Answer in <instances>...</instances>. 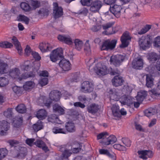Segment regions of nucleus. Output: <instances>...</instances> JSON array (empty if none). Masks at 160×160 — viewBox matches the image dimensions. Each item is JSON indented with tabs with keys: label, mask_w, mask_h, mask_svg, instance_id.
Wrapping results in <instances>:
<instances>
[{
	"label": "nucleus",
	"mask_w": 160,
	"mask_h": 160,
	"mask_svg": "<svg viewBox=\"0 0 160 160\" xmlns=\"http://www.w3.org/2000/svg\"><path fill=\"white\" fill-rule=\"evenodd\" d=\"M81 90L85 93L91 92L93 90V85L92 82L88 81H84L82 84Z\"/></svg>",
	"instance_id": "0eeeda50"
},
{
	"label": "nucleus",
	"mask_w": 160,
	"mask_h": 160,
	"mask_svg": "<svg viewBox=\"0 0 160 160\" xmlns=\"http://www.w3.org/2000/svg\"><path fill=\"white\" fill-rule=\"evenodd\" d=\"M8 65L2 60H0V73L4 74L6 72V68Z\"/></svg>",
	"instance_id": "e433bc0d"
},
{
	"label": "nucleus",
	"mask_w": 160,
	"mask_h": 160,
	"mask_svg": "<svg viewBox=\"0 0 160 160\" xmlns=\"http://www.w3.org/2000/svg\"><path fill=\"white\" fill-rule=\"evenodd\" d=\"M47 115L46 110L44 109H41L38 111L36 115L37 117L39 119L44 118Z\"/></svg>",
	"instance_id": "c85d7f7f"
},
{
	"label": "nucleus",
	"mask_w": 160,
	"mask_h": 160,
	"mask_svg": "<svg viewBox=\"0 0 160 160\" xmlns=\"http://www.w3.org/2000/svg\"><path fill=\"white\" fill-rule=\"evenodd\" d=\"M39 48L42 52L50 51L52 49V47L49 44L45 42L40 43Z\"/></svg>",
	"instance_id": "a211bd4d"
},
{
	"label": "nucleus",
	"mask_w": 160,
	"mask_h": 160,
	"mask_svg": "<svg viewBox=\"0 0 160 160\" xmlns=\"http://www.w3.org/2000/svg\"><path fill=\"white\" fill-rule=\"evenodd\" d=\"M27 149L21 147L19 149V152L17 154V157L19 159L23 158L27 155Z\"/></svg>",
	"instance_id": "a878e982"
},
{
	"label": "nucleus",
	"mask_w": 160,
	"mask_h": 160,
	"mask_svg": "<svg viewBox=\"0 0 160 160\" xmlns=\"http://www.w3.org/2000/svg\"><path fill=\"white\" fill-rule=\"evenodd\" d=\"M154 79L152 76L150 75H146V86L148 88H152L154 85Z\"/></svg>",
	"instance_id": "5701e85b"
},
{
	"label": "nucleus",
	"mask_w": 160,
	"mask_h": 160,
	"mask_svg": "<svg viewBox=\"0 0 160 160\" xmlns=\"http://www.w3.org/2000/svg\"><path fill=\"white\" fill-rule=\"evenodd\" d=\"M35 85V83L32 81H29L26 82L23 85V88L25 90H28L33 88Z\"/></svg>",
	"instance_id": "72a5a7b5"
},
{
	"label": "nucleus",
	"mask_w": 160,
	"mask_h": 160,
	"mask_svg": "<svg viewBox=\"0 0 160 160\" xmlns=\"http://www.w3.org/2000/svg\"><path fill=\"white\" fill-rule=\"evenodd\" d=\"M147 95V92L141 91L138 92L136 99L138 101L142 102Z\"/></svg>",
	"instance_id": "4be33fe9"
},
{
	"label": "nucleus",
	"mask_w": 160,
	"mask_h": 160,
	"mask_svg": "<svg viewBox=\"0 0 160 160\" xmlns=\"http://www.w3.org/2000/svg\"><path fill=\"white\" fill-rule=\"evenodd\" d=\"M22 118H19L18 120H17L14 122V126L16 128H18L22 124Z\"/></svg>",
	"instance_id": "bf43d9fd"
},
{
	"label": "nucleus",
	"mask_w": 160,
	"mask_h": 160,
	"mask_svg": "<svg viewBox=\"0 0 160 160\" xmlns=\"http://www.w3.org/2000/svg\"><path fill=\"white\" fill-rule=\"evenodd\" d=\"M20 7L22 10L25 12H29L32 10V8L29 4L25 2L21 3Z\"/></svg>",
	"instance_id": "f704fd0d"
},
{
	"label": "nucleus",
	"mask_w": 160,
	"mask_h": 160,
	"mask_svg": "<svg viewBox=\"0 0 160 160\" xmlns=\"http://www.w3.org/2000/svg\"><path fill=\"white\" fill-rule=\"evenodd\" d=\"M99 152L100 154L105 155L111 158H114V156L110 154L109 151L107 150L103 149H100L99 150Z\"/></svg>",
	"instance_id": "a19ab883"
},
{
	"label": "nucleus",
	"mask_w": 160,
	"mask_h": 160,
	"mask_svg": "<svg viewBox=\"0 0 160 160\" xmlns=\"http://www.w3.org/2000/svg\"><path fill=\"white\" fill-rule=\"evenodd\" d=\"M125 59V56L123 55L118 54L112 56L110 58V62L116 67L119 66Z\"/></svg>",
	"instance_id": "20e7f679"
},
{
	"label": "nucleus",
	"mask_w": 160,
	"mask_h": 160,
	"mask_svg": "<svg viewBox=\"0 0 160 160\" xmlns=\"http://www.w3.org/2000/svg\"><path fill=\"white\" fill-rule=\"evenodd\" d=\"M72 154L70 150L65 149L62 153V157L65 158H67Z\"/></svg>",
	"instance_id": "864d4df0"
},
{
	"label": "nucleus",
	"mask_w": 160,
	"mask_h": 160,
	"mask_svg": "<svg viewBox=\"0 0 160 160\" xmlns=\"http://www.w3.org/2000/svg\"><path fill=\"white\" fill-rule=\"evenodd\" d=\"M48 82V79L47 78H43L41 79L40 83L42 86H44L47 84Z\"/></svg>",
	"instance_id": "774afa93"
},
{
	"label": "nucleus",
	"mask_w": 160,
	"mask_h": 160,
	"mask_svg": "<svg viewBox=\"0 0 160 160\" xmlns=\"http://www.w3.org/2000/svg\"><path fill=\"white\" fill-rule=\"evenodd\" d=\"M12 112L11 109H8L4 112V115L6 118H10L12 117Z\"/></svg>",
	"instance_id": "052dcab7"
},
{
	"label": "nucleus",
	"mask_w": 160,
	"mask_h": 160,
	"mask_svg": "<svg viewBox=\"0 0 160 160\" xmlns=\"http://www.w3.org/2000/svg\"><path fill=\"white\" fill-rule=\"evenodd\" d=\"M15 109L18 112L21 113H24L27 111L26 107L23 104H21L18 105L16 107Z\"/></svg>",
	"instance_id": "c756f323"
},
{
	"label": "nucleus",
	"mask_w": 160,
	"mask_h": 160,
	"mask_svg": "<svg viewBox=\"0 0 160 160\" xmlns=\"http://www.w3.org/2000/svg\"><path fill=\"white\" fill-rule=\"evenodd\" d=\"M117 42V40L113 39L110 40L109 39L104 42L101 46L102 50H112L115 48Z\"/></svg>",
	"instance_id": "7ed1b4c3"
},
{
	"label": "nucleus",
	"mask_w": 160,
	"mask_h": 160,
	"mask_svg": "<svg viewBox=\"0 0 160 160\" xmlns=\"http://www.w3.org/2000/svg\"><path fill=\"white\" fill-rule=\"evenodd\" d=\"M104 2L107 4L112 5L115 3L116 4H119L120 2V0H104Z\"/></svg>",
	"instance_id": "5fc2aeb1"
},
{
	"label": "nucleus",
	"mask_w": 160,
	"mask_h": 160,
	"mask_svg": "<svg viewBox=\"0 0 160 160\" xmlns=\"http://www.w3.org/2000/svg\"><path fill=\"white\" fill-rule=\"evenodd\" d=\"M89 42V40H87L86 41L84 45V50L85 52H87L88 54H90L91 52V48Z\"/></svg>",
	"instance_id": "603ef678"
},
{
	"label": "nucleus",
	"mask_w": 160,
	"mask_h": 160,
	"mask_svg": "<svg viewBox=\"0 0 160 160\" xmlns=\"http://www.w3.org/2000/svg\"><path fill=\"white\" fill-rule=\"evenodd\" d=\"M88 12V9L86 8H83L79 10L78 13L80 14H83L84 16H86Z\"/></svg>",
	"instance_id": "0e129e2a"
},
{
	"label": "nucleus",
	"mask_w": 160,
	"mask_h": 160,
	"mask_svg": "<svg viewBox=\"0 0 160 160\" xmlns=\"http://www.w3.org/2000/svg\"><path fill=\"white\" fill-rule=\"evenodd\" d=\"M34 76V74H33L32 72H26L22 74L21 76L18 77V79L20 81H21L23 79H26L29 78L33 77Z\"/></svg>",
	"instance_id": "4c0bfd02"
},
{
	"label": "nucleus",
	"mask_w": 160,
	"mask_h": 160,
	"mask_svg": "<svg viewBox=\"0 0 160 160\" xmlns=\"http://www.w3.org/2000/svg\"><path fill=\"white\" fill-rule=\"evenodd\" d=\"M117 139L116 137L113 135L110 136L107 138V141H103V143L106 145L113 144L117 141Z\"/></svg>",
	"instance_id": "412c9836"
},
{
	"label": "nucleus",
	"mask_w": 160,
	"mask_h": 160,
	"mask_svg": "<svg viewBox=\"0 0 160 160\" xmlns=\"http://www.w3.org/2000/svg\"><path fill=\"white\" fill-rule=\"evenodd\" d=\"M131 39L129 33L128 32H124L121 37V40L122 44L120 45L121 48H124L127 47L128 45V40Z\"/></svg>",
	"instance_id": "9d476101"
},
{
	"label": "nucleus",
	"mask_w": 160,
	"mask_h": 160,
	"mask_svg": "<svg viewBox=\"0 0 160 160\" xmlns=\"http://www.w3.org/2000/svg\"><path fill=\"white\" fill-rule=\"evenodd\" d=\"M65 128L69 132H73L75 131V128L74 124L72 122H68L66 123Z\"/></svg>",
	"instance_id": "473e14b6"
},
{
	"label": "nucleus",
	"mask_w": 160,
	"mask_h": 160,
	"mask_svg": "<svg viewBox=\"0 0 160 160\" xmlns=\"http://www.w3.org/2000/svg\"><path fill=\"white\" fill-rule=\"evenodd\" d=\"M103 2L99 0L92 1L90 5V11L93 13L99 12L103 5Z\"/></svg>",
	"instance_id": "39448f33"
},
{
	"label": "nucleus",
	"mask_w": 160,
	"mask_h": 160,
	"mask_svg": "<svg viewBox=\"0 0 160 160\" xmlns=\"http://www.w3.org/2000/svg\"><path fill=\"white\" fill-rule=\"evenodd\" d=\"M58 38L59 41L68 45H71L73 43L71 38L68 35L59 34Z\"/></svg>",
	"instance_id": "f8f14e48"
},
{
	"label": "nucleus",
	"mask_w": 160,
	"mask_h": 160,
	"mask_svg": "<svg viewBox=\"0 0 160 160\" xmlns=\"http://www.w3.org/2000/svg\"><path fill=\"white\" fill-rule=\"evenodd\" d=\"M18 20L21 21H24L25 24H28L29 22V19L24 15L20 14L19 16Z\"/></svg>",
	"instance_id": "37998d69"
},
{
	"label": "nucleus",
	"mask_w": 160,
	"mask_h": 160,
	"mask_svg": "<svg viewBox=\"0 0 160 160\" xmlns=\"http://www.w3.org/2000/svg\"><path fill=\"white\" fill-rule=\"evenodd\" d=\"M53 109L56 112L60 115L64 113V110L58 104H55L53 106Z\"/></svg>",
	"instance_id": "cd10ccee"
},
{
	"label": "nucleus",
	"mask_w": 160,
	"mask_h": 160,
	"mask_svg": "<svg viewBox=\"0 0 160 160\" xmlns=\"http://www.w3.org/2000/svg\"><path fill=\"white\" fill-rule=\"evenodd\" d=\"M31 68V64L30 61H27L25 62L24 64L21 67L22 68L24 71L29 70Z\"/></svg>",
	"instance_id": "ea45409f"
},
{
	"label": "nucleus",
	"mask_w": 160,
	"mask_h": 160,
	"mask_svg": "<svg viewBox=\"0 0 160 160\" xmlns=\"http://www.w3.org/2000/svg\"><path fill=\"white\" fill-rule=\"evenodd\" d=\"M122 141L123 143L127 147H130L131 145V141L127 138H122Z\"/></svg>",
	"instance_id": "8fccbe9b"
},
{
	"label": "nucleus",
	"mask_w": 160,
	"mask_h": 160,
	"mask_svg": "<svg viewBox=\"0 0 160 160\" xmlns=\"http://www.w3.org/2000/svg\"><path fill=\"white\" fill-rule=\"evenodd\" d=\"M12 42L15 46L16 48L18 51L19 54L21 55L22 53V48L20 44V43L18 42L17 39L15 37H13L12 39Z\"/></svg>",
	"instance_id": "b1692460"
},
{
	"label": "nucleus",
	"mask_w": 160,
	"mask_h": 160,
	"mask_svg": "<svg viewBox=\"0 0 160 160\" xmlns=\"http://www.w3.org/2000/svg\"><path fill=\"white\" fill-rule=\"evenodd\" d=\"M108 135V133L107 132H104L101 133L97 135V139L98 140H99L101 139H104L106 138V136Z\"/></svg>",
	"instance_id": "4d7b16f0"
},
{
	"label": "nucleus",
	"mask_w": 160,
	"mask_h": 160,
	"mask_svg": "<svg viewBox=\"0 0 160 160\" xmlns=\"http://www.w3.org/2000/svg\"><path fill=\"white\" fill-rule=\"evenodd\" d=\"M54 18L57 19L61 17L63 15V9L62 8L53 9Z\"/></svg>",
	"instance_id": "2f4dec72"
},
{
	"label": "nucleus",
	"mask_w": 160,
	"mask_h": 160,
	"mask_svg": "<svg viewBox=\"0 0 160 160\" xmlns=\"http://www.w3.org/2000/svg\"><path fill=\"white\" fill-rule=\"evenodd\" d=\"M31 54L36 60L39 61L41 59V57L38 53L32 51Z\"/></svg>",
	"instance_id": "680f3d73"
},
{
	"label": "nucleus",
	"mask_w": 160,
	"mask_h": 160,
	"mask_svg": "<svg viewBox=\"0 0 160 160\" xmlns=\"http://www.w3.org/2000/svg\"><path fill=\"white\" fill-rule=\"evenodd\" d=\"M49 11L46 8H41L38 11V13L41 16H48L49 14Z\"/></svg>",
	"instance_id": "c03bdc74"
},
{
	"label": "nucleus",
	"mask_w": 160,
	"mask_h": 160,
	"mask_svg": "<svg viewBox=\"0 0 160 160\" xmlns=\"http://www.w3.org/2000/svg\"><path fill=\"white\" fill-rule=\"evenodd\" d=\"M112 110L113 115L115 117L119 118L120 117V113L119 109V107L116 105H113Z\"/></svg>",
	"instance_id": "bb28decb"
},
{
	"label": "nucleus",
	"mask_w": 160,
	"mask_h": 160,
	"mask_svg": "<svg viewBox=\"0 0 160 160\" xmlns=\"http://www.w3.org/2000/svg\"><path fill=\"white\" fill-rule=\"evenodd\" d=\"M133 99L131 97L124 96L122 98L121 102L122 104L129 106L133 104Z\"/></svg>",
	"instance_id": "6ab92c4d"
},
{
	"label": "nucleus",
	"mask_w": 160,
	"mask_h": 160,
	"mask_svg": "<svg viewBox=\"0 0 160 160\" xmlns=\"http://www.w3.org/2000/svg\"><path fill=\"white\" fill-rule=\"evenodd\" d=\"M96 73L99 75H105L108 73L107 67L103 63H98L96 66Z\"/></svg>",
	"instance_id": "423d86ee"
},
{
	"label": "nucleus",
	"mask_w": 160,
	"mask_h": 160,
	"mask_svg": "<svg viewBox=\"0 0 160 160\" xmlns=\"http://www.w3.org/2000/svg\"><path fill=\"white\" fill-rule=\"evenodd\" d=\"M91 1V0H80V2L83 6H90L92 2Z\"/></svg>",
	"instance_id": "e2e57ef3"
},
{
	"label": "nucleus",
	"mask_w": 160,
	"mask_h": 160,
	"mask_svg": "<svg viewBox=\"0 0 160 160\" xmlns=\"http://www.w3.org/2000/svg\"><path fill=\"white\" fill-rule=\"evenodd\" d=\"M6 149L4 148L0 149V160L4 158L7 153Z\"/></svg>",
	"instance_id": "6e6d98bb"
},
{
	"label": "nucleus",
	"mask_w": 160,
	"mask_h": 160,
	"mask_svg": "<svg viewBox=\"0 0 160 160\" xmlns=\"http://www.w3.org/2000/svg\"><path fill=\"white\" fill-rule=\"evenodd\" d=\"M151 28V25L147 24L142 29L138 31V34L142 35L144 34L148 31Z\"/></svg>",
	"instance_id": "58836bf2"
},
{
	"label": "nucleus",
	"mask_w": 160,
	"mask_h": 160,
	"mask_svg": "<svg viewBox=\"0 0 160 160\" xmlns=\"http://www.w3.org/2000/svg\"><path fill=\"white\" fill-rule=\"evenodd\" d=\"M59 64V66L64 71H68L70 69L71 64L69 61L65 59L60 60Z\"/></svg>",
	"instance_id": "ddd939ff"
},
{
	"label": "nucleus",
	"mask_w": 160,
	"mask_h": 160,
	"mask_svg": "<svg viewBox=\"0 0 160 160\" xmlns=\"http://www.w3.org/2000/svg\"><path fill=\"white\" fill-rule=\"evenodd\" d=\"M99 109V106L95 103H92L88 106L87 110L88 112L92 114L96 113Z\"/></svg>",
	"instance_id": "4468645a"
},
{
	"label": "nucleus",
	"mask_w": 160,
	"mask_h": 160,
	"mask_svg": "<svg viewBox=\"0 0 160 160\" xmlns=\"http://www.w3.org/2000/svg\"><path fill=\"white\" fill-rule=\"evenodd\" d=\"M63 52L62 48H58L52 51L50 58L51 61L55 62L63 57Z\"/></svg>",
	"instance_id": "f03ea898"
},
{
	"label": "nucleus",
	"mask_w": 160,
	"mask_h": 160,
	"mask_svg": "<svg viewBox=\"0 0 160 160\" xmlns=\"http://www.w3.org/2000/svg\"><path fill=\"white\" fill-rule=\"evenodd\" d=\"M143 61L140 57L135 58L133 61L132 65L134 68L137 69H141L143 67Z\"/></svg>",
	"instance_id": "9b49d317"
},
{
	"label": "nucleus",
	"mask_w": 160,
	"mask_h": 160,
	"mask_svg": "<svg viewBox=\"0 0 160 160\" xmlns=\"http://www.w3.org/2000/svg\"><path fill=\"white\" fill-rule=\"evenodd\" d=\"M12 46V45L11 43L6 41L0 42V47L2 48H10Z\"/></svg>",
	"instance_id": "49530a36"
},
{
	"label": "nucleus",
	"mask_w": 160,
	"mask_h": 160,
	"mask_svg": "<svg viewBox=\"0 0 160 160\" xmlns=\"http://www.w3.org/2000/svg\"><path fill=\"white\" fill-rule=\"evenodd\" d=\"M43 128L42 122L40 120H39L33 126V128L35 132H37Z\"/></svg>",
	"instance_id": "7c9ffc66"
},
{
	"label": "nucleus",
	"mask_w": 160,
	"mask_h": 160,
	"mask_svg": "<svg viewBox=\"0 0 160 160\" xmlns=\"http://www.w3.org/2000/svg\"><path fill=\"white\" fill-rule=\"evenodd\" d=\"M114 22H109L105 24L102 25V27L103 29L105 30L103 32V33L106 35H110L115 33L116 32L115 31H113V29L111 32L108 31L107 29L108 28H110L114 25Z\"/></svg>",
	"instance_id": "f3484780"
},
{
	"label": "nucleus",
	"mask_w": 160,
	"mask_h": 160,
	"mask_svg": "<svg viewBox=\"0 0 160 160\" xmlns=\"http://www.w3.org/2000/svg\"><path fill=\"white\" fill-rule=\"evenodd\" d=\"M144 114L148 117H149L156 113V111L155 109L150 108L145 110Z\"/></svg>",
	"instance_id": "c9c22d12"
},
{
	"label": "nucleus",
	"mask_w": 160,
	"mask_h": 160,
	"mask_svg": "<svg viewBox=\"0 0 160 160\" xmlns=\"http://www.w3.org/2000/svg\"><path fill=\"white\" fill-rule=\"evenodd\" d=\"M10 128V124L7 121H3L0 122V134L1 135H6L7 133V131Z\"/></svg>",
	"instance_id": "1a4fd4ad"
},
{
	"label": "nucleus",
	"mask_w": 160,
	"mask_h": 160,
	"mask_svg": "<svg viewBox=\"0 0 160 160\" xmlns=\"http://www.w3.org/2000/svg\"><path fill=\"white\" fill-rule=\"evenodd\" d=\"M31 5L35 8H38L40 5V2L38 1H33L31 2Z\"/></svg>",
	"instance_id": "338daca9"
},
{
	"label": "nucleus",
	"mask_w": 160,
	"mask_h": 160,
	"mask_svg": "<svg viewBox=\"0 0 160 160\" xmlns=\"http://www.w3.org/2000/svg\"><path fill=\"white\" fill-rule=\"evenodd\" d=\"M20 74V70L18 68H14L10 70L9 72V75L13 78H17L19 77Z\"/></svg>",
	"instance_id": "aec40b11"
},
{
	"label": "nucleus",
	"mask_w": 160,
	"mask_h": 160,
	"mask_svg": "<svg viewBox=\"0 0 160 160\" xmlns=\"http://www.w3.org/2000/svg\"><path fill=\"white\" fill-rule=\"evenodd\" d=\"M75 48L79 51L82 48L83 43L82 41L79 39H76L74 40Z\"/></svg>",
	"instance_id": "393cba45"
},
{
	"label": "nucleus",
	"mask_w": 160,
	"mask_h": 160,
	"mask_svg": "<svg viewBox=\"0 0 160 160\" xmlns=\"http://www.w3.org/2000/svg\"><path fill=\"white\" fill-rule=\"evenodd\" d=\"M8 84V81L7 79L5 77L0 78V86L4 87Z\"/></svg>",
	"instance_id": "09e8293b"
},
{
	"label": "nucleus",
	"mask_w": 160,
	"mask_h": 160,
	"mask_svg": "<svg viewBox=\"0 0 160 160\" xmlns=\"http://www.w3.org/2000/svg\"><path fill=\"white\" fill-rule=\"evenodd\" d=\"M52 132L55 134L58 133H65V131L64 129L60 128L57 127H54L52 129Z\"/></svg>",
	"instance_id": "de8ad7c7"
},
{
	"label": "nucleus",
	"mask_w": 160,
	"mask_h": 160,
	"mask_svg": "<svg viewBox=\"0 0 160 160\" xmlns=\"http://www.w3.org/2000/svg\"><path fill=\"white\" fill-rule=\"evenodd\" d=\"M61 92L58 90H54L52 91L49 94L50 99L53 101L57 102L60 98Z\"/></svg>",
	"instance_id": "2eb2a0df"
},
{
	"label": "nucleus",
	"mask_w": 160,
	"mask_h": 160,
	"mask_svg": "<svg viewBox=\"0 0 160 160\" xmlns=\"http://www.w3.org/2000/svg\"><path fill=\"white\" fill-rule=\"evenodd\" d=\"M158 58V56L156 53L152 52L150 53L148 59L150 61L152 62H154L156 61Z\"/></svg>",
	"instance_id": "a18cd8bd"
},
{
	"label": "nucleus",
	"mask_w": 160,
	"mask_h": 160,
	"mask_svg": "<svg viewBox=\"0 0 160 160\" xmlns=\"http://www.w3.org/2000/svg\"><path fill=\"white\" fill-rule=\"evenodd\" d=\"M157 89H158L157 88V89L154 88L150 91V94L152 95V97L153 96H158L160 95V94L159 92H158L157 90Z\"/></svg>",
	"instance_id": "69168bd1"
},
{
	"label": "nucleus",
	"mask_w": 160,
	"mask_h": 160,
	"mask_svg": "<svg viewBox=\"0 0 160 160\" xmlns=\"http://www.w3.org/2000/svg\"><path fill=\"white\" fill-rule=\"evenodd\" d=\"M146 150H139L138 153L140 158L143 159H147L148 158L146 157Z\"/></svg>",
	"instance_id": "79ce46f5"
},
{
	"label": "nucleus",
	"mask_w": 160,
	"mask_h": 160,
	"mask_svg": "<svg viewBox=\"0 0 160 160\" xmlns=\"http://www.w3.org/2000/svg\"><path fill=\"white\" fill-rule=\"evenodd\" d=\"M152 38L149 34L142 35L139 38L138 43L140 47L143 50L149 47L151 44Z\"/></svg>",
	"instance_id": "f257e3e1"
},
{
	"label": "nucleus",
	"mask_w": 160,
	"mask_h": 160,
	"mask_svg": "<svg viewBox=\"0 0 160 160\" xmlns=\"http://www.w3.org/2000/svg\"><path fill=\"white\" fill-rule=\"evenodd\" d=\"M115 4L114 5H110V11L116 17H119L120 13L121 10L122 9L121 5H122V3L120 4L119 2V4Z\"/></svg>",
	"instance_id": "6e6552de"
},
{
	"label": "nucleus",
	"mask_w": 160,
	"mask_h": 160,
	"mask_svg": "<svg viewBox=\"0 0 160 160\" xmlns=\"http://www.w3.org/2000/svg\"><path fill=\"white\" fill-rule=\"evenodd\" d=\"M112 85L116 87L122 85L124 82L122 77L119 75L115 76L112 80Z\"/></svg>",
	"instance_id": "dca6fc26"
},
{
	"label": "nucleus",
	"mask_w": 160,
	"mask_h": 160,
	"mask_svg": "<svg viewBox=\"0 0 160 160\" xmlns=\"http://www.w3.org/2000/svg\"><path fill=\"white\" fill-rule=\"evenodd\" d=\"M109 93L110 94V98L111 99L115 101L118 100V95L114 93V92H113L112 90L111 89L110 90Z\"/></svg>",
	"instance_id": "3c124183"
},
{
	"label": "nucleus",
	"mask_w": 160,
	"mask_h": 160,
	"mask_svg": "<svg viewBox=\"0 0 160 160\" xmlns=\"http://www.w3.org/2000/svg\"><path fill=\"white\" fill-rule=\"evenodd\" d=\"M45 143L41 140H37L34 142V144L39 148H41Z\"/></svg>",
	"instance_id": "13d9d810"
}]
</instances>
